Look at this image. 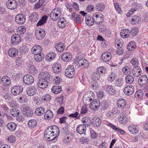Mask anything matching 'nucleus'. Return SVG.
I'll return each mask as SVG.
<instances>
[{"label": "nucleus", "instance_id": "1", "mask_svg": "<svg viewBox=\"0 0 148 148\" xmlns=\"http://www.w3.org/2000/svg\"><path fill=\"white\" fill-rule=\"evenodd\" d=\"M51 76L47 72H42L40 74V79L38 83V86L40 88L44 89L48 85V82L51 79Z\"/></svg>", "mask_w": 148, "mask_h": 148}, {"label": "nucleus", "instance_id": "2", "mask_svg": "<svg viewBox=\"0 0 148 148\" xmlns=\"http://www.w3.org/2000/svg\"><path fill=\"white\" fill-rule=\"evenodd\" d=\"M61 13L60 10L58 8L54 9L50 14V18L53 21L57 20L61 16Z\"/></svg>", "mask_w": 148, "mask_h": 148}, {"label": "nucleus", "instance_id": "3", "mask_svg": "<svg viewBox=\"0 0 148 148\" xmlns=\"http://www.w3.org/2000/svg\"><path fill=\"white\" fill-rule=\"evenodd\" d=\"M45 34V29L42 28H39L35 31V36L37 40H41L44 38Z\"/></svg>", "mask_w": 148, "mask_h": 148}, {"label": "nucleus", "instance_id": "4", "mask_svg": "<svg viewBox=\"0 0 148 148\" xmlns=\"http://www.w3.org/2000/svg\"><path fill=\"white\" fill-rule=\"evenodd\" d=\"M65 74L69 78H72L75 74V69L73 66H69L65 70Z\"/></svg>", "mask_w": 148, "mask_h": 148}, {"label": "nucleus", "instance_id": "5", "mask_svg": "<svg viewBox=\"0 0 148 148\" xmlns=\"http://www.w3.org/2000/svg\"><path fill=\"white\" fill-rule=\"evenodd\" d=\"M23 87L21 86H15L11 88V91L12 94L16 96L20 95L23 91Z\"/></svg>", "mask_w": 148, "mask_h": 148}, {"label": "nucleus", "instance_id": "6", "mask_svg": "<svg viewBox=\"0 0 148 148\" xmlns=\"http://www.w3.org/2000/svg\"><path fill=\"white\" fill-rule=\"evenodd\" d=\"M50 130L48 127L46 130L45 132L44 136L49 141H53L56 138V136H55Z\"/></svg>", "mask_w": 148, "mask_h": 148}, {"label": "nucleus", "instance_id": "7", "mask_svg": "<svg viewBox=\"0 0 148 148\" xmlns=\"http://www.w3.org/2000/svg\"><path fill=\"white\" fill-rule=\"evenodd\" d=\"M11 41L12 45L18 44L21 41V36L18 34H14L11 37Z\"/></svg>", "mask_w": 148, "mask_h": 148}, {"label": "nucleus", "instance_id": "8", "mask_svg": "<svg viewBox=\"0 0 148 148\" xmlns=\"http://www.w3.org/2000/svg\"><path fill=\"white\" fill-rule=\"evenodd\" d=\"M26 20L25 16L23 14H17L15 17L16 22L19 24H22L24 23Z\"/></svg>", "mask_w": 148, "mask_h": 148}, {"label": "nucleus", "instance_id": "9", "mask_svg": "<svg viewBox=\"0 0 148 148\" xmlns=\"http://www.w3.org/2000/svg\"><path fill=\"white\" fill-rule=\"evenodd\" d=\"M6 6L9 9L12 10L16 8L17 6V3L15 0H9L6 3Z\"/></svg>", "mask_w": 148, "mask_h": 148}, {"label": "nucleus", "instance_id": "10", "mask_svg": "<svg viewBox=\"0 0 148 148\" xmlns=\"http://www.w3.org/2000/svg\"><path fill=\"white\" fill-rule=\"evenodd\" d=\"M34 80L33 77L30 75H26L24 76L23 77V81L24 83L28 85L32 84L34 81Z\"/></svg>", "mask_w": 148, "mask_h": 148}, {"label": "nucleus", "instance_id": "11", "mask_svg": "<svg viewBox=\"0 0 148 148\" xmlns=\"http://www.w3.org/2000/svg\"><path fill=\"white\" fill-rule=\"evenodd\" d=\"M148 79L146 75L140 76L138 80L139 84L140 86H143L147 84L148 83Z\"/></svg>", "mask_w": 148, "mask_h": 148}, {"label": "nucleus", "instance_id": "12", "mask_svg": "<svg viewBox=\"0 0 148 148\" xmlns=\"http://www.w3.org/2000/svg\"><path fill=\"white\" fill-rule=\"evenodd\" d=\"M134 91V88L132 85L127 86L124 88L123 92L127 95H130L133 94Z\"/></svg>", "mask_w": 148, "mask_h": 148}, {"label": "nucleus", "instance_id": "13", "mask_svg": "<svg viewBox=\"0 0 148 148\" xmlns=\"http://www.w3.org/2000/svg\"><path fill=\"white\" fill-rule=\"evenodd\" d=\"M36 92L37 90L34 86L27 87L26 91V94L30 96L34 95L36 94Z\"/></svg>", "mask_w": 148, "mask_h": 148}, {"label": "nucleus", "instance_id": "14", "mask_svg": "<svg viewBox=\"0 0 148 148\" xmlns=\"http://www.w3.org/2000/svg\"><path fill=\"white\" fill-rule=\"evenodd\" d=\"M42 47L39 45H36L34 46L32 49V53L34 54H42Z\"/></svg>", "mask_w": 148, "mask_h": 148}, {"label": "nucleus", "instance_id": "15", "mask_svg": "<svg viewBox=\"0 0 148 148\" xmlns=\"http://www.w3.org/2000/svg\"><path fill=\"white\" fill-rule=\"evenodd\" d=\"M142 70L138 66L134 67L132 71V73L134 77H138L141 75Z\"/></svg>", "mask_w": 148, "mask_h": 148}, {"label": "nucleus", "instance_id": "16", "mask_svg": "<svg viewBox=\"0 0 148 148\" xmlns=\"http://www.w3.org/2000/svg\"><path fill=\"white\" fill-rule=\"evenodd\" d=\"M112 55L109 52L103 53L101 56V59L104 62H108L111 59Z\"/></svg>", "mask_w": 148, "mask_h": 148}, {"label": "nucleus", "instance_id": "17", "mask_svg": "<svg viewBox=\"0 0 148 148\" xmlns=\"http://www.w3.org/2000/svg\"><path fill=\"white\" fill-rule=\"evenodd\" d=\"M91 97L87 94L85 95L83 99V102L85 105L87 106L90 103L93 99V97L92 93H90Z\"/></svg>", "mask_w": 148, "mask_h": 148}, {"label": "nucleus", "instance_id": "18", "mask_svg": "<svg viewBox=\"0 0 148 148\" xmlns=\"http://www.w3.org/2000/svg\"><path fill=\"white\" fill-rule=\"evenodd\" d=\"M116 103L118 107L121 108H125L127 106V102L126 100L122 98H120L118 100Z\"/></svg>", "mask_w": 148, "mask_h": 148}, {"label": "nucleus", "instance_id": "19", "mask_svg": "<svg viewBox=\"0 0 148 148\" xmlns=\"http://www.w3.org/2000/svg\"><path fill=\"white\" fill-rule=\"evenodd\" d=\"M91 16L86 15L85 16V21L87 25L89 26L92 25L95 20Z\"/></svg>", "mask_w": 148, "mask_h": 148}, {"label": "nucleus", "instance_id": "20", "mask_svg": "<svg viewBox=\"0 0 148 148\" xmlns=\"http://www.w3.org/2000/svg\"><path fill=\"white\" fill-rule=\"evenodd\" d=\"M18 53V50L14 48H11L8 50V54L12 58L16 57Z\"/></svg>", "mask_w": 148, "mask_h": 148}, {"label": "nucleus", "instance_id": "21", "mask_svg": "<svg viewBox=\"0 0 148 148\" xmlns=\"http://www.w3.org/2000/svg\"><path fill=\"white\" fill-rule=\"evenodd\" d=\"M99 101L97 100L93 99V101L90 103V106L91 109L95 110L97 109L99 106Z\"/></svg>", "mask_w": 148, "mask_h": 148}, {"label": "nucleus", "instance_id": "22", "mask_svg": "<svg viewBox=\"0 0 148 148\" xmlns=\"http://www.w3.org/2000/svg\"><path fill=\"white\" fill-rule=\"evenodd\" d=\"M71 55L69 52L63 53L61 56L62 59L65 62L70 61L71 59Z\"/></svg>", "mask_w": 148, "mask_h": 148}, {"label": "nucleus", "instance_id": "23", "mask_svg": "<svg viewBox=\"0 0 148 148\" xmlns=\"http://www.w3.org/2000/svg\"><path fill=\"white\" fill-rule=\"evenodd\" d=\"M52 68L53 72L55 73H58L61 71V65L58 62L55 63L53 64Z\"/></svg>", "mask_w": 148, "mask_h": 148}, {"label": "nucleus", "instance_id": "24", "mask_svg": "<svg viewBox=\"0 0 148 148\" xmlns=\"http://www.w3.org/2000/svg\"><path fill=\"white\" fill-rule=\"evenodd\" d=\"M49 129H51V131L52 132L55 136H56V138L60 133L59 129L58 127L56 125H53L48 127Z\"/></svg>", "mask_w": 148, "mask_h": 148}, {"label": "nucleus", "instance_id": "25", "mask_svg": "<svg viewBox=\"0 0 148 148\" xmlns=\"http://www.w3.org/2000/svg\"><path fill=\"white\" fill-rule=\"evenodd\" d=\"M76 131L79 134H85V132L86 131V127L83 124H80L77 126Z\"/></svg>", "mask_w": 148, "mask_h": 148}, {"label": "nucleus", "instance_id": "26", "mask_svg": "<svg viewBox=\"0 0 148 148\" xmlns=\"http://www.w3.org/2000/svg\"><path fill=\"white\" fill-rule=\"evenodd\" d=\"M91 123L94 126L98 127L101 124V121L99 118L95 117L91 120Z\"/></svg>", "mask_w": 148, "mask_h": 148}, {"label": "nucleus", "instance_id": "27", "mask_svg": "<svg viewBox=\"0 0 148 148\" xmlns=\"http://www.w3.org/2000/svg\"><path fill=\"white\" fill-rule=\"evenodd\" d=\"M106 91L108 94L113 95L116 92V91L111 85H107L106 87Z\"/></svg>", "mask_w": 148, "mask_h": 148}, {"label": "nucleus", "instance_id": "28", "mask_svg": "<svg viewBox=\"0 0 148 148\" xmlns=\"http://www.w3.org/2000/svg\"><path fill=\"white\" fill-rule=\"evenodd\" d=\"M105 7V6L103 3H97L95 7L96 10L99 12L103 11Z\"/></svg>", "mask_w": 148, "mask_h": 148}, {"label": "nucleus", "instance_id": "29", "mask_svg": "<svg viewBox=\"0 0 148 148\" xmlns=\"http://www.w3.org/2000/svg\"><path fill=\"white\" fill-rule=\"evenodd\" d=\"M53 116V114L52 112L50 110H47L45 112L44 115V118L49 120L51 119Z\"/></svg>", "mask_w": 148, "mask_h": 148}, {"label": "nucleus", "instance_id": "30", "mask_svg": "<svg viewBox=\"0 0 148 148\" xmlns=\"http://www.w3.org/2000/svg\"><path fill=\"white\" fill-rule=\"evenodd\" d=\"M82 122L86 127L90 126L92 123L90 119L87 117H84L82 120Z\"/></svg>", "mask_w": 148, "mask_h": 148}, {"label": "nucleus", "instance_id": "31", "mask_svg": "<svg viewBox=\"0 0 148 148\" xmlns=\"http://www.w3.org/2000/svg\"><path fill=\"white\" fill-rule=\"evenodd\" d=\"M128 129L130 132L132 134H135L138 133V128L137 126H130L128 127Z\"/></svg>", "mask_w": 148, "mask_h": 148}, {"label": "nucleus", "instance_id": "32", "mask_svg": "<svg viewBox=\"0 0 148 148\" xmlns=\"http://www.w3.org/2000/svg\"><path fill=\"white\" fill-rule=\"evenodd\" d=\"M120 34L124 38H127L130 36V31L127 29H123L120 32Z\"/></svg>", "mask_w": 148, "mask_h": 148}, {"label": "nucleus", "instance_id": "33", "mask_svg": "<svg viewBox=\"0 0 148 148\" xmlns=\"http://www.w3.org/2000/svg\"><path fill=\"white\" fill-rule=\"evenodd\" d=\"M33 112L31 110H30L29 108L26 107L24 108L23 110V114L28 116H31L33 115Z\"/></svg>", "mask_w": 148, "mask_h": 148}, {"label": "nucleus", "instance_id": "34", "mask_svg": "<svg viewBox=\"0 0 148 148\" xmlns=\"http://www.w3.org/2000/svg\"><path fill=\"white\" fill-rule=\"evenodd\" d=\"M97 70L101 77L104 76L106 73V69L103 66H101L98 68Z\"/></svg>", "mask_w": 148, "mask_h": 148}, {"label": "nucleus", "instance_id": "35", "mask_svg": "<svg viewBox=\"0 0 148 148\" xmlns=\"http://www.w3.org/2000/svg\"><path fill=\"white\" fill-rule=\"evenodd\" d=\"M51 90L55 94H58L62 90L61 87L59 86H53Z\"/></svg>", "mask_w": 148, "mask_h": 148}, {"label": "nucleus", "instance_id": "36", "mask_svg": "<svg viewBox=\"0 0 148 148\" xmlns=\"http://www.w3.org/2000/svg\"><path fill=\"white\" fill-rule=\"evenodd\" d=\"M2 81L3 84L5 86H9L11 82L10 79L8 78L7 76H3L2 78Z\"/></svg>", "mask_w": 148, "mask_h": 148}, {"label": "nucleus", "instance_id": "37", "mask_svg": "<svg viewBox=\"0 0 148 148\" xmlns=\"http://www.w3.org/2000/svg\"><path fill=\"white\" fill-rule=\"evenodd\" d=\"M17 125L13 122L8 123L7 125L8 128L11 131H14L16 128Z\"/></svg>", "mask_w": 148, "mask_h": 148}, {"label": "nucleus", "instance_id": "38", "mask_svg": "<svg viewBox=\"0 0 148 148\" xmlns=\"http://www.w3.org/2000/svg\"><path fill=\"white\" fill-rule=\"evenodd\" d=\"M55 48L58 51L62 52L64 50V46L63 43L59 42L56 45Z\"/></svg>", "mask_w": 148, "mask_h": 148}, {"label": "nucleus", "instance_id": "39", "mask_svg": "<svg viewBox=\"0 0 148 148\" xmlns=\"http://www.w3.org/2000/svg\"><path fill=\"white\" fill-rule=\"evenodd\" d=\"M45 109L42 107L37 108L35 110V114L38 116L42 115L45 113Z\"/></svg>", "mask_w": 148, "mask_h": 148}, {"label": "nucleus", "instance_id": "40", "mask_svg": "<svg viewBox=\"0 0 148 148\" xmlns=\"http://www.w3.org/2000/svg\"><path fill=\"white\" fill-rule=\"evenodd\" d=\"M38 14L36 12L32 13L30 16V18L32 21L35 22L38 19Z\"/></svg>", "mask_w": 148, "mask_h": 148}, {"label": "nucleus", "instance_id": "41", "mask_svg": "<svg viewBox=\"0 0 148 148\" xmlns=\"http://www.w3.org/2000/svg\"><path fill=\"white\" fill-rule=\"evenodd\" d=\"M56 55L54 52H51L48 53L46 56L47 60L50 61L55 58Z\"/></svg>", "mask_w": 148, "mask_h": 148}, {"label": "nucleus", "instance_id": "42", "mask_svg": "<svg viewBox=\"0 0 148 148\" xmlns=\"http://www.w3.org/2000/svg\"><path fill=\"white\" fill-rule=\"evenodd\" d=\"M47 16L46 15L43 16L37 23L36 26H40L43 25L46 22V20L47 19Z\"/></svg>", "mask_w": 148, "mask_h": 148}, {"label": "nucleus", "instance_id": "43", "mask_svg": "<svg viewBox=\"0 0 148 148\" xmlns=\"http://www.w3.org/2000/svg\"><path fill=\"white\" fill-rule=\"evenodd\" d=\"M29 73L32 75H35L37 73L38 71L37 69L34 65H32L29 69Z\"/></svg>", "mask_w": 148, "mask_h": 148}, {"label": "nucleus", "instance_id": "44", "mask_svg": "<svg viewBox=\"0 0 148 148\" xmlns=\"http://www.w3.org/2000/svg\"><path fill=\"white\" fill-rule=\"evenodd\" d=\"M34 59L37 62H40L42 61V58H44V54H34Z\"/></svg>", "mask_w": 148, "mask_h": 148}, {"label": "nucleus", "instance_id": "45", "mask_svg": "<svg viewBox=\"0 0 148 148\" xmlns=\"http://www.w3.org/2000/svg\"><path fill=\"white\" fill-rule=\"evenodd\" d=\"M37 122L34 119L30 120L28 123L29 126L32 128H33L37 125Z\"/></svg>", "mask_w": 148, "mask_h": 148}, {"label": "nucleus", "instance_id": "46", "mask_svg": "<svg viewBox=\"0 0 148 148\" xmlns=\"http://www.w3.org/2000/svg\"><path fill=\"white\" fill-rule=\"evenodd\" d=\"M140 20V18L138 16H134L132 17L131 21L132 22V23L134 24H138Z\"/></svg>", "mask_w": 148, "mask_h": 148}, {"label": "nucleus", "instance_id": "47", "mask_svg": "<svg viewBox=\"0 0 148 148\" xmlns=\"http://www.w3.org/2000/svg\"><path fill=\"white\" fill-rule=\"evenodd\" d=\"M17 34H22L25 32L26 31V28L23 26H21L19 27L17 29Z\"/></svg>", "mask_w": 148, "mask_h": 148}, {"label": "nucleus", "instance_id": "48", "mask_svg": "<svg viewBox=\"0 0 148 148\" xmlns=\"http://www.w3.org/2000/svg\"><path fill=\"white\" fill-rule=\"evenodd\" d=\"M136 47V46L134 43L132 42H130L127 46V49L129 51H132Z\"/></svg>", "mask_w": 148, "mask_h": 148}, {"label": "nucleus", "instance_id": "49", "mask_svg": "<svg viewBox=\"0 0 148 148\" xmlns=\"http://www.w3.org/2000/svg\"><path fill=\"white\" fill-rule=\"evenodd\" d=\"M126 82L127 84H131L134 82V78L133 77L130 75H127L125 77Z\"/></svg>", "mask_w": 148, "mask_h": 148}, {"label": "nucleus", "instance_id": "50", "mask_svg": "<svg viewBox=\"0 0 148 148\" xmlns=\"http://www.w3.org/2000/svg\"><path fill=\"white\" fill-rule=\"evenodd\" d=\"M100 77H101L100 76V75L99 72H97V70L95 73H93V74H92V77L93 80H98Z\"/></svg>", "mask_w": 148, "mask_h": 148}, {"label": "nucleus", "instance_id": "51", "mask_svg": "<svg viewBox=\"0 0 148 148\" xmlns=\"http://www.w3.org/2000/svg\"><path fill=\"white\" fill-rule=\"evenodd\" d=\"M73 21L78 23H81L82 21V20L80 16L78 14L76 15V16L74 18Z\"/></svg>", "mask_w": 148, "mask_h": 148}, {"label": "nucleus", "instance_id": "52", "mask_svg": "<svg viewBox=\"0 0 148 148\" xmlns=\"http://www.w3.org/2000/svg\"><path fill=\"white\" fill-rule=\"evenodd\" d=\"M10 113L12 115L16 116L17 115L19 114V110L15 108L12 109L10 110Z\"/></svg>", "mask_w": 148, "mask_h": 148}, {"label": "nucleus", "instance_id": "53", "mask_svg": "<svg viewBox=\"0 0 148 148\" xmlns=\"http://www.w3.org/2000/svg\"><path fill=\"white\" fill-rule=\"evenodd\" d=\"M137 10V8H133L130 10L127 13L126 16L127 17H130L131 15L133 14L134 12L136 11Z\"/></svg>", "mask_w": 148, "mask_h": 148}, {"label": "nucleus", "instance_id": "54", "mask_svg": "<svg viewBox=\"0 0 148 148\" xmlns=\"http://www.w3.org/2000/svg\"><path fill=\"white\" fill-rule=\"evenodd\" d=\"M18 100L21 103H24L27 102V99L26 96L23 95L19 97Z\"/></svg>", "mask_w": 148, "mask_h": 148}, {"label": "nucleus", "instance_id": "55", "mask_svg": "<svg viewBox=\"0 0 148 148\" xmlns=\"http://www.w3.org/2000/svg\"><path fill=\"white\" fill-rule=\"evenodd\" d=\"M103 15L100 13L96 12L93 14L92 18H93V19H95V20L99 21V18H101V16H103Z\"/></svg>", "mask_w": 148, "mask_h": 148}, {"label": "nucleus", "instance_id": "56", "mask_svg": "<svg viewBox=\"0 0 148 148\" xmlns=\"http://www.w3.org/2000/svg\"><path fill=\"white\" fill-rule=\"evenodd\" d=\"M114 84L117 86H121L123 84V80L121 78L117 79L115 81Z\"/></svg>", "mask_w": 148, "mask_h": 148}, {"label": "nucleus", "instance_id": "57", "mask_svg": "<svg viewBox=\"0 0 148 148\" xmlns=\"http://www.w3.org/2000/svg\"><path fill=\"white\" fill-rule=\"evenodd\" d=\"M116 73H112L110 74L109 77L108 78V80L110 82H112L114 81L116 77Z\"/></svg>", "mask_w": 148, "mask_h": 148}, {"label": "nucleus", "instance_id": "58", "mask_svg": "<svg viewBox=\"0 0 148 148\" xmlns=\"http://www.w3.org/2000/svg\"><path fill=\"white\" fill-rule=\"evenodd\" d=\"M122 71L125 74H130V69L128 66H125L123 68Z\"/></svg>", "mask_w": 148, "mask_h": 148}, {"label": "nucleus", "instance_id": "59", "mask_svg": "<svg viewBox=\"0 0 148 148\" xmlns=\"http://www.w3.org/2000/svg\"><path fill=\"white\" fill-rule=\"evenodd\" d=\"M67 25V23L66 21L62 22H58V26L61 28H64Z\"/></svg>", "mask_w": 148, "mask_h": 148}, {"label": "nucleus", "instance_id": "60", "mask_svg": "<svg viewBox=\"0 0 148 148\" xmlns=\"http://www.w3.org/2000/svg\"><path fill=\"white\" fill-rule=\"evenodd\" d=\"M143 91L141 90H138L136 92L135 95L136 96H137L138 97H140L141 98L143 95Z\"/></svg>", "mask_w": 148, "mask_h": 148}, {"label": "nucleus", "instance_id": "61", "mask_svg": "<svg viewBox=\"0 0 148 148\" xmlns=\"http://www.w3.org/2000/svg\"><path fill=\"white\" fill-rule=\"evenodd\" d=\"M20 52L21 53L24 54L27 51V47L25 45H22L20 47Z\"/></svg>", "mask_w": 148, "mask_h": 148}, {"label": "nucleus", "instance_id": "62", "mask_svg": "<svg viewBox=\"0 0 148 148\" xmlns=\"http://www.w3.org/2000/svg\"><path fill=\"white\" fill-rule=\"evenodd\" d=\"M7 140L9 142L12 143L15 141L16 138L14 136L11 135L8 138Z\"/></svg>", "mask_w": 148, "mask_h": 148}, {"label": "nucleus", "instance_id": "63", "mask_svg": "<svg viewBox=\"0 0 148 148\" xmlns=\"http://www.w3.org/2000/svg\"><path fill=\"white\" fill-rule=\"evenodd\" d=\"M51 96L49 94L45 95L43 96L42 98V99L44 101H49L51 100Z\"/></svg>", "mask_w": 148, "mask_h": 148}, {"label": "nucleus", "instance_id": "64", "mask_svg": "<svg viewBox=\"0 0 148 148\" xmlns=\"http://www.w3.org/2000/svg\"><path fill=\"white\" fill-rule=\"evenodd\" d=\"M107 125L111 127L112 129H113L115 130H116V131H118L119 130V127H117L115 126L111 123H107Z\"/></svg>", "mask_w": 148, "mask_h": 148}]
</instances>
